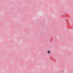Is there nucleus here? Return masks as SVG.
I'll return each instance as SVG.
<instances>
[{
  "mask_svg": "<svg viewBox=\"0 0 73 73\" xmlns=\"http://www.w3.org/2000/svg\"><path fill=\"white\" fill-rule=\"evenodd\" d=\"M48 54H50V51L49 50L48 51Z\"/></svg>",
  "mask_w": 73,
  "mask_h": 73,
  "instance_id": "nucleus-1",
  "label": "nucleus"
}]
</instances>
